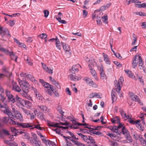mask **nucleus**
I'll use <instances>...</instances> for the list:
<instances>
[{"label": "nucleus", "mask_w": 146, "mask_h": 146, "mask_svg": "<svg viewBox=\"0 0 146 146\" xmlns=\"http://www.w3.org/2000/svg\"><path fill=\"white\" fill-rule=\"evenodd\" d=\"M0 109L4 113L11 116L12 113L9 109L6 102L0 103Z\"/></svg>", "instance_id": "obj_1"}, {"label": "nucleus", "mask_w": 146, "mask_h": 146, "mask_svg": "<svg viewBox=\"0 0 146 146\" xmlns=\"http://www.w3.org/2000/svg\"><path fill=\"white\" fill-rule=\"evenodd\" d=\"M124 81L123 78L121 76L119 79L118 81L117 82V80L114 81V86L115 88L116 91L117 93L119 94L120 97H123V95L121 94V92H120V91L121 90L120 85H121Z\"/></svg>", "instance_id": "obj_2"}, {"label": "nucleus", "mask_w": 146, "mask_h": 146, "mask_svg": "<svg viewBox=\"0 0 146 146\" xmlns=\"http://www.w3.org/2000/svg\"><path fill=\"white\" fill-rule=\"evenodd\" d=\"M19 83L23 92H29V83L27 82L22 81L20 80H19Z\"/></svg>", "instance_id": "obj_3"}, {"label": "nucleus", "mask_w": 146, "mask_h": 146, "mask_svg": "<svg viewBox=\"0 0 146 146\" xmlns=\"http://www.w3.org/2000/svg\"><path fill=\"white\" fill-rule=\"evenodd\" d=\"M61 44L62 45L63 49L66 53L68 54L69 56H70L71 54V52L70 46L68 44L63 42H61Z\"/></svg>", "instance_id": "obj_4"}, {"label": "nucleus", "mask_w": 146, "mask_h": 146, "mask_svg": "<svg viewBox=\"0 0 146 146\" xmlns=\"http://www.w3.org/2000/svg\"><path fill=\"white\" fill-rule=\"evenodd\" d=\"M15 100L16 105L19 108H22L24 106V100L19 98L17 95L15 97Z\"/></svg>", "instance_id": "obj_5"}, {"label": "nucleus", "mask_w": 146, "mask_h": 146, "mask_svg": "<svg viewBox=\"0 0 146 146\" xmlns=\"http://www.w3.org/2000/svg\"><path fill=\"white\" fill-rule=\"evenodd\" d=\"M129 96L131 99L133 101L136 102L140 105H142L143 103L142 102H141L139 98L136 95H135L133 93H131L129 94Z\"/></svg>", "instance_id": "obj_6"}, {"label": "nucleus", "mask_w": 146, "mask_h": 146, "mask_svg": "<svg viewBox=\"0 0 146 146\" xmlns=\"http://www.w3.org/2000/svg\"><path fill=\"white\" fill-rule=\"evenodd\" d=\"M5 93L9 102L13 104L15 102V99L14 98L13 96L7 90H6Z\"/></svg>", "instance_id": "obj_7"}, {"label": "nucleus", "mask_w": 146, "mask_h": 146, "mask_svg": "<svg viewBox=\"0 0 146 146\" xmlns=\"http://www.w3.org/2000/svg\"><path fill=\"white\" fill-rule=\"evenodd\" d=\"M15 116L12 115V114L11 116H12L11 117V118L14 119V120H18L20 121H23V117L22 114L18 111L15 114Z\"/></svg>", "instance_id": "obj_8"}, {"label": "nucleus", "mask_w": 146, "mask_h": 146, "mask_svg": "<svg viewBox=\"0 0 146 146\" xmlns=\"http://www.w3.org/2000/svg\"><path fill=\"white\" fill-rule=\"evenodd\" d=\"M0 33L1 35L3 36L4 35H7L11 36L10 34L9 33V31L6 28H3V27L0 26Z\"/></svg>", "instance_id": "obj_9"}, {"label": "nucleus", "mask_w": 146, "mask_h": 146, "mask_svg": "<svg viewBox=\"0 0 146 146\" xmlns=\"http://www.w3.org/2000/svg\"><path fill=\"white\" fill-rule=\"evenodd\" d=\"M19 125L23 128H29L32 129L33 128V125L31 123H19Z\"/></svg>", "instance_id": "obj_10"}, {"label": "nucleus", "mask_w": 146, "mask_h": 146, "mask_svg": "<svg viewBox=\"0 0 146 146\" xmlns=\"http://www.w3.org/2000/svg\"><path fill=\"white\" fill-rule=\"evenodd\" d=\"M43 143H44L46 146H54L56 145L55 143L52 141L50 140H46L45 139H42Z\"/></svg>", "instance_id": "obj_11"}, {"label": "nucleus", "mask_w": 146, "mask_h": 146, "mask_svg": "<svg viewBox=\"0 0 146 146\" xmlns=\"http://www.w3.org/2000/svg\"><path fill=\"white\" fill-rule=\"evenodd\" d=\"M41 64L43 68L46 72L50 75L52 74L53 70L52 69H49L46 65L43 63L41 62Z\"/></svg>", "instance_id": "obj_12"}, {"label": "nucleus", "mask_w": 146, "mask_h": 146, "mask_svg": "<svg viewBox=\"0 0 146 146\" xmlns=\"http://www.w3.org/2000/svg\"><path fill=\"white\" fill-rule=\"evenodd\" d=\"M3 72H5L4 74L0 73V79L4 78V76L7 77H10L11 76V73H9L7 71L6 69H4L3 70Z\"/></svg>", "instance_id": "obj_13"}, {"label": "nucleus", "mask_w": 146, "mask_h": 146, "mask_svg": "<svg viewBox=\"0 0 146 146\" xmlns=\"http://www.w3.org/2000/svg\"><path fill=\"white\" fill-rule=\"evenodd\" d=\"M13 90L17 92H19L21 91V89L17 85V84L15 82H12Z\"/></svg>", "instance_id": "obj_14"}, {"label": "nucleus", "mask_w": 146, "mask_h": 146, "mask_svg": "<svg viewBox=\"0 0 146 146\" xmlns=\"http://www.w3.org/2000/svg\"><path fill=\"white\" fill-rule=\"evenodd\" d=\"M30 142L33 146H43L42 145L39 144L37 140L35 139L32 138Z\"/></svg>", "instance_id": "obj_15"}, {"label": "nucleus", "mask_w": 146, "mask_h": 146, "mask_svg": "<svg viewBox=\"0 0 146 146\" xmlns=\"http://www.w3.org/2000/svg\"><path fill=\"white\" fill-rule=\"evenodd\" d=\"M104 58V60L105 63L108 64L110 65L111 63V61L109 58L108 55L103 53H102Z\"/></svg>", "instance_id": "obj_16"}, {"label": "nucleus", "mask_w": 146, "mask_h": 146, "mask_svg": "<svg viewBox=\"0 0 146 146\" xmlns=\"http://www.w3.org/2000/svg\"><path fill=\"white\" fill-rule=\"evenodd\" d=\"M93 62L94 64H96V66L97 67L98 69L100 71V72L104 71V66L102 64L100 63L98 64L96 62L94 61Z\"/></svg>", "instance_id": "obj_17"}, {"label": "nucleus", "mask_w": 146, "mask_h": 146, "mask_svg": "<svg viewBox=\"0 0 146 146\" xmlns=\"http://www.w3.org/2000/svg\"><path fill=\"white\" fill-rule=\"evenodd\" d=\"M129 122L131 124H136V126L137 127H139L140 126V127H141V124L140 123V120H139L134 121L132 120V119H131L129 120Z\"/></svg>", "instance_id": "obj_18"}, {"label": "nucleus", "mask_w": 146, "mask_h": 146, "mask_svg": "<svg viewBox=\"0 0 146 146\" xmlns=\"http://www.w3.org/2000/svg\"><path fill=\"white\" fill-rule=\"evenodd\" d=\"M81 67V66L79 64L75 65L73 66L71 70V72L73 73L72 71L74 72H77L78 71L79 67Z\"/></svg>", "instance_id": "obj_19"}, {"label": "nucleus", "mask_w": 146, "mask_h": 146, "mask_svg": "<svg viewBox=\"0 0 146 146\" xmlns=\"http://www.w3.org/2000/svg\"><path fill=\"white\" fill-rule=\"evenodd\" d=\"M37 107L39 108L41 110L45 113H46L48 111L49 109L45 106L42 105L38 106Z\"/></svg>", "instance_id": "obj_20"}, {"label": "nucleus", "mask_w": 146, "mask_h": 146, "mask_svg": "<svg viewBox=\"0 0 146 146\" xmlns=\"http://www.w3.org/2000/svg\"><path fill=\"white\" fill-rule=\"evenodd\" d=\"M78 134L79 135V136L81 137V138L83 139V140L85 141V142H86L87 143L88 141V136H87L86 135H84L81 133H78Z\"/></svg>", "instance_id": "obj_21"}, {"label": "nucleus", "mask_w": 146, "mask_h": 146, "mask_svg": "<svg viewBox=\"0 0 146 146\" xmlns=\"http://www.w3.org/2000/svg\"><path fill=\"white\" fill-rule=\"evenodd\" d=\"M132 64L133 65L132 67L133 68H135L137 65L138 60L136 55H135V57L133 59Z\"/></svg>", "instance_id": "obj_22"}, {"label": "nucleus", "mask_w": 146, "mask_h": 146, "mask_svg": "<svg viewBox=\"0 0 146 146\" xmlns=\"http://www.w3.org/2000/svg\"><path fill=\"white\" fill-rule=\"evenodd\" d=\"M88 138V141L87 142L88 144H93L95 146H98L97 145H96V142L92 137L89 136V137Z\"/></svg>", "instance_id": "obj_23"}, {"label": "nucleus", "mask_w": 146, "mask_h": 146, "mask_svg": "<svg viewBox=\"0 0 146 146\" xmlns=\"http://www.w3.org/2000/svg\"><path fill=\"white\" fill-rule=\"evenodd\" d=\"M73 123L75 125H83V126H89V124L86 123H80L78 122H77L75 120L73 119L71 120Z\"/></svg>", "instance_id": "obj_24"}, {"label": "nucleus", "mask_w": 146, "mask_h": 146, "mask_svg": "<svg viewBox=\"0 0 146 146\" xmlns=\"http://www.w3.org/2000/svg\"><path fill=\"white\" fill-rule=\"evenodd\" d=\"M24 106L28 108H30L32 106L31 102L26 100H24Z\"/></svg>", "instance_id": "obj_25"}, {"label": "nucleus", "mask_w": 146, "mask_h": 146, "mask_svg": "<svg viewBox=\"0 0 146 146\" xmlns=\"http://www.w3.org/2000/svg\"><path fill=\"white\" fill-rule=\"evenodd\" d=\"M90 72L92 76L94 77V78L98 80V79L97 77V74L95 70L93 68H91L90 67Z\"/></svg>", "instance_id": "obj_26"}, {"label": "nucleus", "mask_w": 146, "mask_h": 146, "mask_svg": "<svg viewBox=\"0 0 146 146\" xmlns=\"http://www.w3.org/2000/svg\"><path fill=\"white\" fill-rule=\"evenodd\" d=\"M8 55H9L12 60H15L16 62L17 61V57L14 54L13 52H10Z\"/></svg>", "instance_id": "obj_27"}, {"label": "nucleus", "mask_w": 146, "mask_h": 146, "mask_svg": "<svg viewBox=\"0 0 146 146\" xmlns=\"http://www.w3.org/2000/svg\"><path fill=\"white\" fill-rule=\"evenodd\" d=\"M47 124L49 126H51L52 127H57L58 125H59V124L58 123H55L53 122H52L50 121H47Z\"/></svg>", "instance_id": "obj_28"}, {"label": "nucleus", "mask_w": 146, "mask_h": 146, "mask_svg": "<svg viewBox=\"0 0 146 146\" xmlns=\"http://www.w3.org/2000/svg\"><path fill=\"white\" fill-rule=\"evenodd\" d=\"M125 72L129 77L132 78H135L134 74L131 71H129V70H125Z\"/></svg>", "instance_id": "obj_29"}, {"label": "nucleus", "mask_w": 146, "mask_h": 146, "mask_svg": "<svg viewBox=\"0 0 146 146\" xmlns=\"http://www.w3.org/2000/svg\"><path fill=\"white\" fill-rule=\"evenodd\" d=\"M116 93L113 90H112L111 93V96L113 102L114 100H116Z\"/></svg>", "instance_id": "obj_30"}, {"label": "nucleus", "mask_w": 146, "mask_h": 146, "mask_svg": "<svg viewBox=\"0 0 146 146\" xmlns=\"http://www.w3.org/2000/svg\"><path fill=\"white\" fill-rule=\"evenodd\" d=\"M71 140L74 143L78 146H85V145L81 143L78 141H75L73 139H72Z\"/></svg>", "instance_id": "obj_31"}, {"label": "nucleus", "mask_w": 146, "mask_h": 146, "mask_svg": "<svg viewBox=\"0 0 146 146\" xmlns=\"http://www.w3.org/2000/svg\"><path fill=\"white\" fill-rule=\"evenodd\" d=\"M71 140L74 143L78 146H85V145L81 143L78 141H75L73 139H72Z\"/></svg>", "instance_id": "obj_32"}, {"label": "nucleus", "mask_w": 146, "mask_h": 146, "mask_svg": "<svg viewBox=\"0 0 146 146\" xmlns=\"http://www.w3.org/2000/svg\"><path fill=\"white\" fill-rule=\"evenodd\" d=\"M71 140L74 143L78 146H85V145L81 143L78 141H75L73 139H72Z\"/></svg>", "instance_id": "obj_33"}, {"label": "nucleus", "mask_w": 146, "mask_h": 146, "mask_svg": "<svg viewBox=\"0 0 146 146\" xmlns=\"http://www.w3.org/2000/svg\"><path fill=\"white\" fill-rule=\"evenodd\" d=\"M55 17L59 22L62 24H66L67 23L65 20H61L60 17H59L58 15H55Z\"/></svg>", "instance_id": "obj_34"}, {"label": "nucleus", "mask_w": 146, "mask_h": 146, "mask_svg": "<svg viewBox=\"0 0 146 146\" xmlns=\"http://www.w3.org/2000/svg\"><path fill=\"white\" fill-rule=\"evenodd\" d=\"M124 135L127 141L129 142H132V139L129 134V133Z\"/></svg>", "instance_id": "obj_35"}, {"label": "nucleus", "mask_w": 146, "mask_h": 146, "mask_svg": "<svg viewBox=\"0 0 146 146\" xmlns=\"http://www.w3.org/2000/svg\"><path fill=\"white\" fill-rule=\"evenodd\" d=\"M83 80L85 81L89 86L91 83V82L93 81L90 78L87 77H84L83 78Z\"/></svg>", "instance_id": "obj_36"}, {"label": "nucleus", "mask_w": 146, "mask_h": 146, "mask_svg": "<svg viewBox=\"0 0 146 146\" xmlns=\"http://www.w3.org/2000/svg\"><path fill=\"white\" fill-rule=\"evenodd\" d=\"M51 91L53 92L55 95V96L56 97H59V94L58 91L56 90L55 88H54V86L53 87V89L51 90Z\"/></svg>", "instance_id": "obj_37"}, {"label": "nucleus", "mask_w": 146, "mask_h": 146, "mask_svg": "<svg viewBox=\"0 0 146 146\" xmlns=\"http://www.w3.org/2000/svg\"><path fill=\"white\" fill-rule=\"evenodd\" d=\"M119 118L117 116H115L111 119V121L113 123H115L116 121H117V123H119Z\"/></svg>", "instance_id": "obj_38"}, {"label": "nucleus", "mask_w": 146, "mask_h": 146, "mask_svg": "<svg viewBox=\"0 0 146 146\" xmlns=\"http://www.w3.org/2000/svg\"><path fill=\"white\" fill-rule=\"evenodd\" d=\"M26 78L31 81L32 82L36 81L35 80L34 77L30 74H29L27 75Z\"/></svg>", "instance_id": "obj_39"}, {"label": "nucleus", "mask_w": 146, "mask_h": 146, "mask_svg": "<svg viewBox=\"0 0 146 146\" xmlns=\"http://www.w3.org/2000/svg\"><path fill=\"white\" fill-rule=\"evenodd\" d=\"M42 85L45 88H49L50 90L53 89V86L49 84L46 82H45Z\"/></svg>", "instance_id": "obj_40"}, {"label": "nucleus", "mask_w": 146, "mask_h": 146, "mask_svg": "<svg viewBox=\"0 0 146 146\" xmlns=\"http://www.w3.org/2000/svg\"><path fill=\"white\" fill-rule=\"evenodd\" d=\"M37 123L38 124V125H34V127H33V128H32V129H33L34 128H36L38 130H42V127L40 126V125L39 124V122L37 121Z\"/></svg>", "instance_id": "obj_41"}, {"label": "nucleus", "mask_w": 146, "mask_h": 146, "mask_svg": "<svg viewBox=\"0 0 146 146\" xmlns=\"http://www.w3.org/2000/svg\"><path fill=\"white\" fill-rule=\"evenodd\" d=\"M102 21L104 23L106 24L108 23V17L107 15H104L102 17Z\"/></svg>", "instance_id": "obj_42"}, {"label": "nucleus", "mask_w": 146, "mask_h": 146, "mask_svg": "<svg viewBox=\"0 0 146 146\" xmlns=\"http://www.w3.org/2000/svg\"><path fill=\"white\" fill-rule=\"evenodd\" d=\"M121 131L122 134L124 135H125L129 133L125 126L123 127V128H122Z\"/></svg>", "instance_id": "obj_43"}, {"label": "nucleus", "mask_w": 146, "mask_h": 146, "mask_svg": "<svg viewBox=\"0 0 146 146\" xmlns=\"http://www.w3.org/2000/svg\"><path fill=\"white\" fill-rule=\"evenodd\" d=\"M11 131L14 134V135L15 136H16L17 135V133H18V131H17L16 129L13 127H11Z\"/></svg>", "instance_id": "obj_44"}, {"label": "nucleus", "mask_w": 146, "mask_h": 146, "mask_svg": "<svg viewBox=\"0 0 146 146\" xmlns=\"http://www.w3.org/2000/svg\"><path fill=\"white\" fill-rule=\"evenodd\" d=\"M100 77L101 79H105L106 78V76L104 71L100 72Z\"/></svg>", "instance_id": "obj_45"}, {"label": "nucleus", "mask_w": 146, "mask_h": 146, "mask_svg": "<svg viewBox=\"0 0 146 146\" xmlns=\"http://www.w3.org/2000/svg\"><path fill=\"white\" fill-rule=\"evenodd\" d=\"M139 140L143 146H146V141L142 137H139Z\"/></svg>", "instance_id": "obj_46"}, {"label": "nucleus", "mask_w": 146, "mask_h": 146, "mask_svg": "<svg viewBox=\"0 0 146 146\" xmlns=\"http://www.w3.org/2000/svg\"><path fill=\"white\" fill-rule=\"evenodd\" d=\"M0 50L2 52H4L6 54L8 55L9 52H10L8 50H7L5 49L4 48L0 47Z\"/></svg>", "instance_id": "obj_47"}, {"label": "nucleus", "mask_w": 146, "mask_h": 146, "mask_svg": "<svg viewBox=\"0 0 146 146\" xmlns=\"http://www.w3.org/2000/svg\"><path fill=\"white\" fill-rule=\"evenodd\" d=\"M9 117H4L3 119V122L5 123H7L8 122H9L10 119Z\"/></svg>", "instance_id": "obj_48"}, {"label": "nucleus", "mask_w": 146, "mask_h": 146, "mask_svg": "<svg viewBox=\"0 0 146 146\" xmlns=\"http://www.w3.org/2000/svg\"><path fill=\"white\" fill-rule=\"evenodd\" d=\"M137 78H134V79L135 80H139V81L141 83L143 84L144 83V82L143 80L142 79V77L141 76H139L138 74L137 75Z\"/></svg>", "instance_id": "obj_49"}, {"label": "nucleus", "mask_w": 146, "mask_h": 146, "mask_svg": "<svg viewBox=\"0 0 146 146\" xmlns=\"http://www.w3.org/2000/svg\"><path fill=\"white\" fill-rule=\"evenodd\" d=\"M144 63H139V67L140 69H141L143 70V71L145 72H146L145 70V66H144Z\"/></svg>", "instance_id": "obj_50"}, {"label": "nucleus", "mask_w": 146, "mask_h": 146, "mask_svg": "<svg viewBox=\"0 0 146 146\" xmlns=\"http://www.w3.org/2000/svg\"><path fill=\"white\" fill-rule=\"evenodd\" d=\"M53 84L58 89H60L61 86L58 82L56 81L53 83Z\"/></svg>", "instance_id": "obj_51"}, {"label": "nucleus", "mask_w": 146, "mask_h": 146, "mask_svg": "<svg viewBox=\"0 0 146 146\" xmlns=\"http://www.w3.org/2000/svg\"><path fill=\"white\" fill-rule=\"evenodd\" d=\"M22 110L23 112L27 115H28L30 114V111L27 109H25L23 108H22Z\"/></svg>", "instance_id": "obj_52"}, {"label": "nucleus", "mask_w": 146, "mask_h": 146, "mask_svg": "<svg viewBox=\"0 0 146 146\" xmlns=\"http://www.w3.org/2000/svg\"><path fill=\"white\" fill-rule=\"evenodd\" d=\"M12 118H11V119H10L9 123L11 124L12 125H15L16 124L19 125L18 122L17 121H15L14 120H13L12 119Z\"/></svg>", "instance_id": "obj_53"}, {"label": "nucleus", "mask_w": 146, "mask_h": 146, "mask_svg": "<svg viewBox=\"0 0 146 146\" xmlns=\"http://www.w3.org/2000/svg\"><path fill=\"white\" fill-rule=\"evenodd\" d=\"M109 144L111 146H118V144L117 143L113 141H109Z\"/></svg>", "instance_id": "obj_54"}, {"label": "nucleus", "mask_w": 146, "mask_h": 146, "mask_svg": "<svg viewBox=\"0 0 146 146\" xmlns=\"http://www.w3.org/2000/svg\"><path fill=\"white\" fill-rule=\"evenodd\" d=\"M119 112L123 118H125L126 114L125 112L123 110H121L119 111Z\"/></svg>", "instance_id": "obj_55"}, {"label": "nucleus", "mask_w": 146, "mask_h": 146, "mask_svg": "<svg viewBox=\"0 0 146 146\" xmlns=\"http://www.w3.org/2000/svg\"><path fill=\"white\" fill-rule=\"evenodd\" d=\"M133 36L134 38L133 39L134 41L132 43L131 45L132 46H133L135 44V43L137 42V38L136 36L134 34H133Z\"/></svg>", "instance_id": "obj_56"}, {"label": "nucleus", "mask_w": 146, "mask_h": 146, "mask_svg": "<svg viewBox=\"0 0 146 146\" xmlns=\"http://www.w3.org/2000/svg\"><path fill=\"white\" fill-rule=\"evenodd\" d=\"M38 118L42 120L44 119L45 116L43 113L39 114L38 115Z\"/></svg>", "instance_id": "obj_57"}, {"label": "nucleus", "mask_w": 146, "mask_h": 146, "mask_svg": "<svg viewBox=\"0 0 146 146\" xmlns=\"http://www.w3.org/2000/svg\"><path fill=\"white\" fill-rule=\"evenodd\" d=\"M89 86L95 88H96L98 87L97 85L93 81L91 82V83Z\"/></svg>", "instance_id": "obj_58"}, {"label": "nucleus", "mask_w": 146, "mask_h": 146, "mask_svg": "<svg viewBox=\"0 0 146 146\" xmlns=\"http://www.w3.org/2000/svg\"><path fill=\"white\" fill-rule=\"evenodd\" d=\"M136 57H137V60L139 59V63H144L143 61V60L141 56L139 55H136Z\"/></svg>", "instance_id": "obj_59"}, {"label": "nucleus", "mask_w": 146, "mask_h": 146, "mask_svg": "<svg viewBox=\"0 0 146 146\" xmlns=\"http://www.w3.org/2000/svg\"><path fill=\"white\" fill-rule=\"evenodd\" d=\"M29 115H30V118L31 120L34 119L36 115V114L34 112L33 113H30Z\"/></svg>", "instance_id": "obj_60"}, {"label": "nucleus", "mask_w": 146, "mask_h": 146, "mask_svg": "<svg viewBox=\"0 0 146 146\" xmlns=\"http://www.w3.org/2000/svg\"><path fill=\"white\" fill-rule=\"evenodd\" d=\"M86 104L88 107H92L93 104L91 100H90L89 101L87 100Z\"/></svg>", "instance_id": "obj_61"}, {"label": "nucleus", "mask_w": 146, "mask_h": 146, "mask_svg": "<svg viewBox=\"0 0 146 146\" xmlns=\"http://www.w3.org/2000/svg\"><path fill=\"white\" fill-rule=\"evenodd\" d=\"M15 21L14 20H10L9 21V25L11 27L13 26L15 23Z\"/></svg>", "instance_id": "obj_62"}, {"label": "nucleus", "mask_w": 146, "mask_h": 146, "mask_svg": "<svg viewBox=\"0 0 146 146\" xmlns=\"http://www.w3.org/2000/svg\"><path fill=\"white\" fill-rule=\"evenodd\" d=\"M39 36L42 39H44L47 37V35L46 34L43 33L40 35Z\"/></svg>", "instance_id": "obj_63"}, {"label": "nucleus", "mask_w": 146, "mask_h": 146, "mask_svg": "<svg viewBox=\"0 0 146 146\" xmlns=\"http://www.w3.org/2000/svg\"><path fill=\"white\" fill-rule=\"evenodd\" d=\"M8 144L9 146H18V145L17 143L14 142L9 143H8Z\"/></svg>", "instance_id": "obj_64"}]
</instances>
